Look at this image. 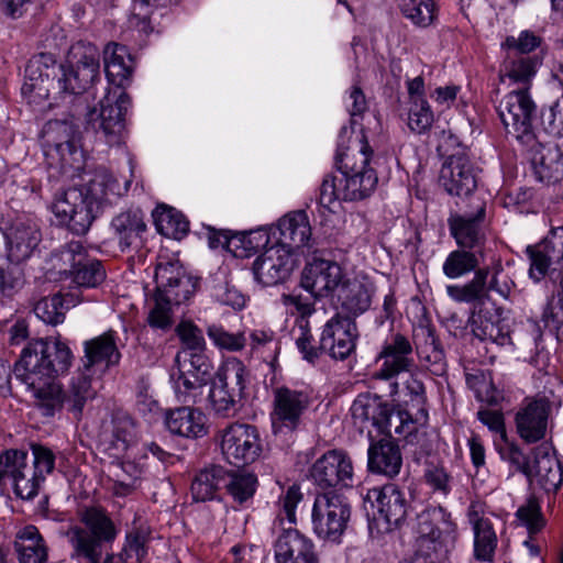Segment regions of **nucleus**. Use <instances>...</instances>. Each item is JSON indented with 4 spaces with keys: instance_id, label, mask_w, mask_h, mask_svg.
<instances>
[{
    "instance_id": "obj_17",
    "label": "nucleus",
    "mask_w": 563,
    "mask_h": 563,
    "mask_svg": "<svg viewBox=\"0 0 563 563\" xmlns=\"http://www.w3.org/2000/svg\"><path fill=\"white\" fill-rule=\"evenodd\" d=\"M0 229L5 240L7 258L11 264L29 260L42 240L40 225L26 214L3 220Z\"/></svg>"
},
{
    "instance_id": "obj_28",
    "label": "nucleus",
    "mask_w": 563,
    "mask_h": 563,
    "mask_svg": "<svg viewBox=\"0 0 563 563\" xmlns=\"http://www.w3.org/2000/svg\"><path fill=\"white\" fill-rule=\"evenodd\" d=\"M46 145L54 150L65 165L73 166L79 163L82 151L79 142V132L73 122L66 120H53L44 128Z\"/></svg>"
},
{
    "instance_id": "obj_24",
    "label": "nucleus",
    "mask_w": 563,
    "mask_h": 563,
    "mask_svg": "<svg viewBox=\"0 0 563 563\" xmlns=\"http://www.w3.org/2000/svg\"><path fill=\"white\" fill-rule=\"evenodd\" d=\"M310 477L321 488L338 485L351 486L353 479L352 461L343 451H328L313 463L310 468Z\"/></svg>"
},
{
    "instance_id": "obj_61",
    "label": "nucleus",
    "mask_w": 563,
    "mask_h": 563,
    "mask_svg": "<svg viewBox=\"0 0 563 563\" xmlns=\"http://www.w3.org/2000/svg\"><path fill=\"white\" fill-rule=\"evenodd\" d=\"M111 433L117 448L125 450L134 438L135 426L133 419L122 412L113 415L111 420Z\"/></svg>"
},
{
    "instance_id": "obj_59",
    "label": "nucleus",
    "mask_w": 563,
    "mask_h": 563,
    "mask_svg": "<svg viewBox=\"0 0 563 563\" xmlns=\"http://www.w3.org/2000/svg\"><path fill=\"white\" fill-rule=\"evenodd\" d=\"M516 517L528 529L530 534L538 533L545 525L540 504L533 496H530L527 501L517 509Z\"/></svg>"
},
{
    "instance_id": "obj_40",
    "label": "nucleus",
    "mask_w": 563,
    "mask_h": 563,
    "mask_svg": "<svg viewBox=\"0 0 563 563\" xmlns=\"http://www.w3.org/2000/svg\"><path fill=\"white\" fill-rule=\"evenodd\" d=\"M338 300L342 314L355 317L364 313L371 306L372 291L360 282H349L339 287Z\"/></svg>"
},
{
    "instance_id": "obj_53",
    "label": "nucleus",
    "mask_w": 563,
    "mask_h": 563,
    "mask_svg": "<svg viewBox=\"0 0 563 563\" xmlns=\"http://www.w3.org/2000/svg\"><path fill=\"white\" fill-rule=\"evenodd\" d=\"M206 332L208 338L219 350L238 352L246 345V338L243 332L231 333L220 324H209Z\"/></svg>"
},
{
    "instance_id": "obj_51",
    "label": "nucleus",
    "mask_w": 563,
    "mask_h": 563,
    "mask_svg": "<svg viewBox=\"0 0 563 563\" xmlns=\"http://www.w3.org/2000/svg\"><path fill=\"white\" fill-rule=\"evenodd\" d=\"M544 44L543 37L534 31L523 30L518 36L509 35L501 43L504 52L517 55H536L534 52Z\"/></svg>"
},
{
    "instance_id": "obj_38",
    "label": "nucleus",
    "mask_w": 563,
    "mask_h": 563,
    "mask_svg": "<svg viewBox=\"0 0 563 563\" xmlns=\"http://www.w3.org/2000/svg\"><path fill=\"white\" fill-rule=\"evenodd\" d=\"M468 520L474 532V556L482 562L492 561L497 548V534L489 518L479 516L472 506Z\"/></svg>"
},
{
    "instance_id": "obj_33",
    "label": "nucleus",
    "mask_w": 563,
    "mask_h": 563,
    "mask_svg": "<svg viewBox=\"0 0 563 563\" xmlns=\"http://www.w3.org/2000/svg\"><path fill=\"white\" fill-rule=\"evenodd\" d=\"M533 462L530 474H525L530 483H537L547 492H555L563 483V472L559 460L549 453V446L538 445L532 450Z\"/></svg>"
},
{
    "instance_id": "obj_34",
    "label": "nucleus",
    "mask_w": 563,
    "mask_h": 563,
    "mask_svg": "<svg viewBox=\"0 0 563 563\" xmlns=\"http://www.w3.org/2000/svg\"><path fill=\"white\" fill-rule=\"evenodd\" d=\"M165 426L172 434L187 439H199L208 433L205 413L191 406L167 410Z\"/></svg>"
},
{
    "instance_id": "obj_4",
    "label": "nucleus",
    "mask_w": 563,
    "mask_h": 563,
    "mask_svg": "<svg viewBox=\"0 0 563 563\" xmlns=\"http://www.w3.org/2000/svg\"><path fill=\"white\" fill-rule=\"evenodd\" d=\"M73 358L65 342L53 338L34 339L22 349L14 364V375L35 398L45 390L52 396L51 393L58 390V377L68 372Z\"/></svg>"
},
{
    "instance_id": "obj_31",
    "label": "nucleus",
    "mask_w": 563,
    "mask_h": 563,
    "mask_svg": "<svg viewBox=\"0 0 563 563\" xmlns=\"http://www.w3.org/2000/svg\"><path fill=\"white\" fill-rule=\"evenodd\" d=\"M110 228L122 252L137 251L144 245L147 225L140 209H129L118 213Z\"/></svg>"
},
{
    "instance_id": "obj_3",
    "label": "nucleus",
    "mask_w": 563,
    "mask_h": 563,
    "mask_svg": "<svg viewBox=\"0 0 563 563\" xmlns=\"http://www.w3.org/2000/svg\"><path fill=\"white\" fill-rule=\"evenodd\" d=\"M111 195H121L120 185L106 168H98L84 187L68 188L57 196L52 203V212L73 233L84 235Z\"/></svg>"
},
{
    "instance_id": "obj_16",
    "label": "nucleus",
    "mask_w": 563,
    "mask_h": 563,
    "mask_svg": "<svg viewBox=\"0 0 563 563\" xmlns=\"http://www.w3.org/2000/svg\"><path fill=\"white\" fill-rule=\"evenodd\" d=\"M220 449L232 465L245 466L260 459L263 443L258 429L249 423L234 422L221 432Z\"/></svg>"
},
{
    "instance_id": "obj_46",
    "label": "nucleus",
    "mask_w": 563,
    "mask_h": 563,
    "mask_svg": "<svg viewBox=\"0 0 563 563\" xmlns=\"http://www.w3.org/2000/svg\"><path fill=\"white\" fill-rule=\"evenodd\" d=\"M223 487H225L234 503L243 506L253 498L257 487V477L245 471L233 473L227 471Z\"/></svg>"
},
{
    "instance_id": "obj_42",
    "label": "nucleus",
    "mask_w": 563,
    "mask_h": 563,
    "mask_svg": "<svg viewBox=\"0 0 563 563\" xmlns=\"http://www.w3.org/2000/svg\"><path fill=\"white\" fill-rule=\"evenodd\" d=\"M484 260L483 250H470L459 247L446 256L442 265L443 274L451 279L461 278L478 271L479 264Z\"/></svg>"
},
{
    "instance_id": "obj_37",
    "label": "nucleus",
    "mask_w": 563,
    "mask_h": 563,
    "mask_svg": "<svg viewBox=\"0 0 563 563\" xmlns=\"http://www.w3.org/2000/svg\"><path fill=\"white\" fill-rule=\"evenodd\" d=\"M542 64V57L539 55H517L505 52L504 62L500 69L501 78L509 79L514 84H520L522 89L528 90L532 78Z\"/></svg>"
},
{
    "instance_id": "obj_32",
    "label": "nucleus",
    "mask_w": 563,
    "mask_h": 563,
    "mask_svg": "<svg viewBox=\"0 0 563 563\" xmlns=\"http://www.w3.org/2000/svg\"><path fill=\"white\" fill-rule=\"evenodd\" d=\"M277 233L276 245L288 249L292 253L295 250L312 246L311 227L305 211H295L283 217L273 235Z\"/></svg>"
},
{
    "instance_id": "obj_19",
    "label": "nucleus",
    "mask_w": 563,
    "mask_h": 563,
    "mask_svg": "<svg viewBox=\"0 0 563 563\" xmlns=\"http://www.w3.org/2000/svg\"><path fill=\"white\" fill-rule=\"evenodd\" d=\"M358 331L355 320L336 312L321 328L320 349L335 361L346 360L356 347Z\"/></svg>"
},
{
    "instance_id": "obj_11",
    "label": "nucleus",
    "mask_w": 563,
    "mask_h": 563,
    "mask_svg": "<svg viewBox=\"0 0 563 563\" xmlns=\"http://www.w3.org/2000/svg\"><path fill=\"white\" fill-rule=\"evenodd\" d=\"M416 532L419 551L426 556L446 553L457 538L456 523L443 507H432L420 512Z\"/></svg>"
},
{
    "instance_id": "obj_13",
    "label": "nucleus",
    "mask_w": 563,
    "mask_h": 563,
    "mask_svg": "<svg viewBox=\"0 0 563 563\" xmlns=\"http://www.w3.org/2000/svg\"><path fill=\"white\" fill-rule=\"evenodd\" d=\"M272 430L275 435L291 434L303 424V417L310 406V395L287 385L273 388Z\"/></svg>"
},
{
    "instance_id": "obj_49",
    "label": "nucleus",
    "mask_w": 563,
    "mask_h": 563,
    "mask_svg": "<svg viewBox=\"0 0 563 563\" xmlns=\"http://www.w3.org/2000/svg\"><path fill=\"white\" fill-rule=\"evenodd\" d=\"M87 254L88 252L80 241H70L53 253L54 267L59 273L70 276L71 271L77 268Z\"/></svg>"
},
{
    "instance_id": "obj_18",
    "label": "nucleus",
    "mask_w": 563,
    "mask_h": 563,
    "mask_svg": "<svg viewBox=\"0 0 563 563\" xmlns=\"http://www.w3.org/2000/svg\"><path fill=\"white\" fill-rule=\"evenodd\" d=\"M499 118L507 131L520 141L532 139V119L536 104L527 89L507 93L497 108Z\"/></svg>"
},
{
    "instance_id": "obj_14",
    "label": "nucleus",
    "mask_w": 563,
    "mask_h": 563,
    "mask_svg": "<svg viewBox=\"0 0 563 563\" xmlns=\"http://www.w3.org/2000/svg\"><path fill=\"white\" fill-rule=\"evenodd\" d=\"M529 275L534 282L548 276L563 290V227L553 228L538 244L527 247Z\"/></svg>"
},
{
    "instance_id": "obj_45",
    "label": "nucleus",
    "mask_w": 563,
    "mask_h": 563,
    "mask_svg": "<svg viewBox=\"0 0 563 563\" xmlns=\"http://www.w3.org/2000/svg\"><path fill=\"white\" fill-rule=\"evenodd\" d=\"M73 295L55 294L40 299L33 308L35 316L46 324L56 325L64 322L65 312L75 306Z\"/></svg>"
},
{
    "instance_id": "obj_58",
    "label": "nucleus",
    "mask_w": 563,
    "mask_h": 563,
    "mask_svg": "<svg viewBox=\"0 0 563 563\" xmlns=\"http://www.w3.org/2000/svg\"><path fill=\"white\" fill-rule=\"evenodd\" d=\"M176 332L183 343V347L178 352L205 353L206 341L202 331L197 325L191 322H180Z\"/></svg>"
},
{
    "instance_id": "obj_15",
    "label": "nucleus",
    "mask_w": 563,
    "mask_h": 563,
    "mask_svg": "<svg viewBox=\"0 0 563 563\" xmlns=\"http://www.w3.org/2000/svg\"><path fill=\"white\" fill-rule=\"evenodd\" d=\"M503 268L496 265L490 275L489 267H482L475 272L473 278L463 285H448V296L456 302L483 303L495 291L503 298H509L514 282L507 276L501 278Z\"/></svg>"
},
{
    "instance_id": "obj_63",
    "label": "nucleus",
    "mask_w": 563,
    "mask_h": 563,
    "mask_svg": "<svg viewBox=\"0 0 563 563\" xmlns=\"http://www.w3.org/2000/svg\"><path fill=\"white\" fill-rule=\"evenodd\" d=\"M500 443H497V450L504 461L509 462L517 472L525 474H530V460L520 449V446L515 443L508 441L506 437L505 440H500Z\"/></svg>"
},
{
    "instance_id": "obj_26",
    "label": "nucleus",
    "mask_w": 563,
    "mask_h": 563,
    "mask_svg": "<svg viewBox=\"0 0 563 563\" xmlns=\"http://www.w3.org/2000/svg\"><path fill=\"white\" fill-rule=\"evenodd\" d=\"M276 563H320L314 542L295 528H285L274 542Z\"/></svg>"
},
{
    "instance_id": "obj_27",
    "label": "nucleus",
    "mask_w": 563,
    "mask_h": 563,
    "mask_svg": "<svg viewBox=\"0 0 563 563\" xmlns=\"http://www.w3.org/2000/svg\"><path fill=\"white\" fill-rule=\"evenodd\" d=\"M84 352L81 368L96 376H101L107 369L120 362L121 353L117 345V332L108 330L91 340L85 341Z\"/></svg>"
},
{
    "instance_id": "obj_64",
    "label": "nucleus",
    "mask_w": 563,
    "mask_h": 563,
    "mask_svg": "<svg viewBox=\"0 0 563 563\" xmlns=\"http://www.w3.org/2000/svg\"><path fill=\"white\" fill-rule=\"evenodd\" d=\"M544 131L555 137H563V96L541 111Z\"/></svg>"
},
{
    "instance_id": "obj_10",
    "label": "nucleus",
    "mask_w": 563,
    "mask_h": 563,
    "mask_svg": "<svg viewBox=\"0 0 563 563\" xmlns=\"http://www.w3.org/2000/svg\"><path fill=\"white\" fill-rule=\"evenodd\" d=\"M96 375L79 367L78 371L71 376L67 389H63L59 382H57L56 391L51 395L45 390L36 397L38 406L46 417H53L56 412L62 411L64 408L73 416L75 420H80L86 405L96 397V389L92 386V378Z\"/></svg>"
},
{
    "instance_id": "obj_8",
    "label": "nucleus",
    "mask_w": 563,
    "mask_h": 563,
    "mask_svg": "<svg viewBox=\"0 0 563 563\" xmlns=\"http://www.w3.org/2000/svg\"><path fill=\"white\" fill-rule=\"evenodd\" d=\"M247 371L242 361L228 357L210 380L208 409L220 418L234 417L240 408L246 385Z\"/></svg>"
},
{
    "instance_id": "obj_41",
    "label": "nucleus",
    "mask_w": 563,
    "mask_h": 563,
    "mask_svg": "<svg viewBox=\"0 0 563 563\" xmlns=\"http://www.w3.org/2000/svg\"><path fill=\"white\" fill-rule=\"evenodd\" d=\"M151 528L141 516H135L130 530L126 533L125 544L121 552L124 563H141L147 554V542Z\"/></svg>"
},
{
    "instance_id": "obj_20",
    "label": "nucleus",
    "mask_w": 563,
    "mask_h": 563,
    "mask_svg": "<svg viewBox=\"0 0 563 563\" xmlns=\"http://www.w3.org/2000/svg\"><path fill=\"white\" fill-rule=\"evenodd\" d=\"M376 364L373 377L377 379L390 380L401 373L411 372L416 362L410 340L401 333L390 335L376 356Z\"/></svg>"
},
{
    "instance_id": "obj_54",
    "label": "nucleus",
    "mask_w": 563,
    "mask_h": 563,
    "mask_svg": "<svg viewBox=\"0 0 563 563\" xmlns=\"http://www.w3.org/2000/svg\"><path fill=\"white\" fill-rule=\"evenodd\" d=\"M433 111L424 98L413 99L408 111V126L418 134L426 133L433 123Z\"/></svg>"
},
{
    "instance_id": "obj_36",
    "label": "nucleus",
    "mask_w": 563,
    "mask_h": 563,
    "mask_svg": "<svg viewBox=\"0 0 563 563\" xmlns=\"http://www.w3.org/2000/svg\"><path fill=\"white\" fill-rule=\"evenodd\" d=\"M368 470L373 473L395 477L402 465L400 448L391 437L373 442L368 448Z\"/></svg>"
},
{
    "instance_id": "obj_5",
    "label": "nucleus",
    "mask_w": 563,
    "mask_h": 563,
    "mask_svg": "<svg viewBox=\"0 0 563 563\" xmlns=\"http://www.w3.org/2000/svg\"><path fill=\"white\" fill-rule=\"evenodd\" d=\"M352 133L346 126L341 129L335 154V166L343 181L344 201H356L369 197L378 183L372 147L363 131L356 133L354 137Z\"/></svg>"
},
{
    "instance_id": "obj_44",
    "label": "nucleus",
    "mask_w": 563,
    "mask_h": 563,
    "mask_svg": "<svg viewBox=\"0 0 563 563\" xmlns=\"http://www.w3.org/2000/svg\"><path fill=\"white\" fill-rule=\"evenodd\" d=\"M536 178L544 184H554L563 178V152L559 146L543 147L533 158Z\"/></svg>"
},
{
    "instance_id": "obj_57",
    "label": "nucleus",
    "mask_w": 563,
    "mask_h": 563,
    "mask_svg": "<svg viewBox=\"0 0 563 563\" xmlns=\"http://www.w3.org/2000/svg\"><path fill=\"white\" fill-rule=\"evenodd\" d=\"M375 418L372 420V426L376 428L379 433L388 434L391 437V426L395 424V433L400 434V428L404 427V416L402 412L395 413L394 410L389 407V405L380 401L378 399V409L375 410Z\"/></svg>"
},
{
    "instance_id": "obj_62",
    "label": "nucleus",
    "mask_w": 563,
    "mask_h": 563,
    "mask_svg": "<svg viewBox=\"0 0 563 563\" xmlns=\"http://www.w3.org/2000/svg\"><path fill=\"white\" fill-rule=\"evenodd\" d=\"M313 298L314 296L310 292L309 295H302L292 291L291 294H284L280 300L290 314H298L297 319L309 320V317L316 312Z\"/></svg>"
},
{
    "instance_id": "obj_6",
    "label": "nucleus",
    "mask_w": 563,
    "mask_h": 563,
    "mask_svg": "<svg viewBox=\"0 0 563 563\" xmlns=\"http://www.w3.org/2000/svg\"><path fill=\"white\" fill-rule=\"evenodd\" d=\"M156 291L147 322L154 329L168 330L173 325L172 306L188 300L195 292L197 280L178 262H161L155 269Z\"/></svg>"
},
{
    "instance_id": "obj_22",
    "label": "nucleus",
    "mask_w": 563,
    "mask_h": 563,
    "mask_svg": "<svg viewBox=\"0 0 563 563\" xmlns=\"http://www.w3.org/2000/svg\"><path fill=\"white\" fill-rule=\"evenodd\" d=\"M297 265L295 254L283 246L272 245L256 257L253 274L257 283L269 287L286 282Z\"/></svg>"
},
{
    "instance_id": "obj_39",
    "label": "nucleus",
    "mask_w": 563,
    "mask_h": 563,
    "mask_svg": "<svg viewBox=\"0 0 563 563\" xmlns=\"http://www.w3.org/2000/svg\"><path fill=\"white\" fill-rule=\"evenodd\" d=\"M14 550L19 563H45L47 561V548L34 526H26L18 532Z\"/></svg>"
},
{
    "instance_id": "obj_47",
    "label": "nucleus",
    "mask_w": 563,
    "mask_h": 563,
    "mask_svg": "<svg viewBox=\"0 0 563 563\" xmlns=\"http://www.w3.org/2000/svg\"><path fill=\"white\" fill-rule=\"evenodd\" d=\"M401 14L418 27L430 26L437 18L434 0H399Z\"/></svg>"
},
{
    "instance_id": "obj_9",
    "label": "nucleus",
    "mask_w": 563,
    "mask_h": 563,
    "mask_svg": "<svg viewBox=\"0 0 563 563\" xmlns=\"http://www.w3.org/2000/svg\"><path fill=\"white\" fill-rule=\"evenodd\" d=\"M347 498L335 490L317 494L311 510L314 534L325 542L340 543L351 520Z\"/></svg>"
},
{
    "instance_id": "obj_21",
    "label": "nucleus",
    "mask_w": 563,
    "mask_h": 563,
    "mask_svg": "<svg viewBox=\"0 0 563 563\" xmlns=\"http://www.w3.org/2000/svg\"><path fill=\"white\" fill-rule=\"evenodd\" d=\"M478 168L465 153L449 156L443 163L439 184L451 196L468 197L477 187Z\"/></svg>"
},
{
    "instance_id": "obj_52",
    "label": "nucleus",
    "mask_w": 563,
    "mask_h": 563,
    "mask_svg": "<svg viewBox=\"0 0 563 563\" xmlns=\"http://www.w3.org/2000/svg\"><path fill=\"white\" fill-rule=\"evenodd\" d=\"M44 481L45 478L27 463L22 472L12 481V488L16 497L31 500L38 494Z\"/></svg>"
},
{
    "instance_id": "obj_7",
    "label": "nucleus",
    "mask_w": 563,
    "mask_h": 563,
    "mask_svg": "<svg viewBox=\"0 0 563 563\" xmlns=\"http://www.w3.org/2000/svg\"><path fill=\"white\" fill-rule=\"evenodd\" d=\"M78 517L80 525L68 531L73 556L88 563H100L107 545L117 538L118 530L107 511L100 507H85L79 510Z\"/></svg>"
},
{
    "instance_id": "obj_25",
    "label": "nucleus",
    "mask_w": 563,
    "mask_h": 563,
    "mask_svg": "<svg viewBox=\"0 0 563 563\" xmlns=\"http://www.w3.org/2000/svg\"><path fill=\"white\" fill-rule=\"evenodd\" d=\"M342 278V269L336 262L313 257L302 269L300 285L314 298H322L339 289Z\"/></svg>"
},
{
    "instance_id": "obj_23",
    "label": "nucleus",
    "mask_w": 563,
    "mask_h": 563,
    "mask_svg": "<svg viewBox=\"0 0 563 563\" xmlns=\"http://www.w3.org/2000/svg\"><path fill=\"white\" fill-rule=\"evenodd\" d=\"M485 203L476 199L474 200L472 212L450 214L448 219L450 233L459 247L483 250L485 233L482 223L485 219Z\"/></svg>"
},
{
    "instance_id": "obj_12",
    "label": "nucleus",
    "mask_w": 563,
    "mask_h": 563,
    "mask_svg": "<svg viewBox=\"0 0 563 563\" xmlns=\"http://www.w3.org/2000/svg\"><path fill=\"white\" fill-rule=\"evenodd\" d=\"M175 362L179 372L175 383L178 398L185 404H201L205 399L203 389L214 377L210 358L206 353L177 352Z\"/></svg>"
},
{
    "instance_id": "obj_30",
    "label": "nucleus",
    "mask_w": 563,
    "mask_h": 563,
    "mask_svg": "<svg viewBox=\"0 0 563 563\" xmlns=\"http://www.w3.org/2000/svg\"><path fill=\"white\" fill-rule=\"evenodd\" d=\"M366 500L389 526H399L408 514L409 503L406 495L394 484L369 489Z\"/></svg>"
},
{
    "instance_id": "obj_60",
    "label": "nucleus",
    "mask_w": 563,
    "mask_h": 563,
    "mask_svg": "<svg viewBox=\"0 0 563 563\" xmlns=\"http://www.w3.org/2000/svg\"><path fill=\"white\" fill-rule=\"evenodd\" d=\"M378 409V398L369 396L357 397L351 406V416L354 426L361 431L372 426V420L375 418V410Z\"/></svg>"
},
{
    "instance_id": "obj_29",
    "label": "nucleus",
    "mask_w": 563,
    "mask_h": 563,
    "mask_svg": "<svg viewBox=\"0 0 563 563\" xmlns=\"http://www.w3.org/2000/svg\"><path fill=\"white\" fill-rule=\"evenodd\" d=\"M549 416L550 406L545 399L526 401L515 416L517 433L528 444L543 440Z\"/></svg>"
},
{
    "instance_id": "obj_50",
    "label": "nucleus",
    "mask_w": 563,
    "mask_h": 563,
    "mask_svg": "<svg viewBox=\"0 0 563 563\" xmlns=\"http://www.w3.org/2000/svg\"><path fill=\"white\" fill-rule=\"evenodd\" d=\"M70 277L79 287L93 288L104 280L106 271L99 260L87 254L77 268L71 271Z\"/></svg>"
},
{
    "instance_id": "obj_48",
    "label": "nucleus",
    "mask_w": 563,
    "mask_h": 563,
    "mask_svg": "<svg viewBox=\"0 0 563 563\" xmlns=\"http://www.w3.org/2000/svg\"><path fill=\"white\" fill-rule=\"evenodd\" d=\"M295 343L302 358L310 364H316L322 356L320 340L316 342L311 332L310 321L296 319Z\"/></svg>"
},
{
    "instance_id": "obj_1",
    "label": "nucleus",
    "mask_w": 563,
    "mask_h": 563,
    "mask_svg": "<svg viewBox=\"0 0 563 563\" xmlns=\"http://www.w3.org/2000/svg\"><path fill=\"white\" fill-rule=\"evenodd\" d=\"M100 77V55L96 47L85 49L75 66L57 64L48 53L33 56L25 67L23 95L38 99H59L81 95Z\"/></svg>"
},
{
    "instance_id": "obj_35",
    "label": "nucleus",
    "mask_w": 563,
    "mask_h": 563,
    "mask_svg": "<svg viewBox=\"0 0 563 563\" xmlns=\"http://www.w3.org/2000/svg\"><path fill=\"white\" fill-rule=\"evenodd\" d=\"M468 324L472 333L481 341H489L498 346L511 343L508 325L488 309H474Z\"/></svg>"
},
{
    "instance_id": "obj_55",
    "label": "nucleus",
    "mask_w": 563,
    "mask_h": 563,
    "mask_svg": "<svg viewBox=\"0 0 563 563\" xmlns=\"http://www.w3.org/2000/svg\"><path fill=\"white\" fill-rule=\"evenodd\" d=\"M27 465V452L9 449L0 453V484L13 481Z\"/></svg>"
},
{
    "instance_id": "obj_2",
    "label": "nucleus",
    "mask_w": 563,
    "mask_h": 563,
    "mask_svg": "<svg viewBox=\"0 0 563 563\" xmlns=\"http://www.w3.org/2000/svg\"><path fill=\"white\" fill-rule=\"evenodd\" d=\"M104 71L108 80L117 86L100 100V109H91L87 124L108 145L121 143L124 115L131 104L130 97L120 88L124 87L133 73L134 60L124 45L109 43L103 51Z\"/></svg>"
},
{
    "instance_id": "obj_56",
    "label": "nucleus",
    "mask_w": 563,
    "mask_h": 563,
    "mask_svg": "<svg viewBox=\"0 0 563 563\" xmlns=\"http://www.w3.org/2000/svg\"><path fill=\"white\" fill-rule=\"evenodd\" d=\"M251 347L261 354L266 362H274L279 353V340L273 331L254 330L251 335Z\"/></svg>"
},
{
    "instance_id": "obj_43",
    "label": "nucleus",
    "mask_w": 563,
    "mask_h": 563,
    "mask_svg": "<svg viewBox=\"0 0 563 563\" xmlns=\"http://www.w3.org/2000/svg\"><path fill=\"white\" fill-rule=\"evenodd\" d=\"M227 479V470L220 465H210L201 470L191 483V496L195 501L212 500Z\"/></svg>"
}]
</instances>
